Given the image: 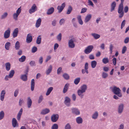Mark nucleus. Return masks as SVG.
<instances>
[{
	"label": "nucleus",
	"instance_id": "f257e3e1",
	"mask_svg": "<svg viewBox=\"0 0 129 129\" xmlns=\"http://www.w3.org/2000/svg\"><path fill=\"white\" fill-rule=\"evenodd\" d=\"M87 89L86 84H83L81 85L79 89L77 91V93L79 96L82 98L84 96V93H85Z\"/></svg>",
	"mask_w": 129,
	"mask_h": 129
},
{
	"label": "nucleus",
	"instance_id": "f03ea898",
	"mask_svg": "<svg viewBox=\"0 0 129 129\" xmlns=\"http://www.w3.org/2000/svg\"><path fill=\"white\" fill-rule=\"evenodd\" d=\"M112 91L115 94L117 95L119 97L121 98L122 94L121 92V90L120 89L116 86L111 88Z\"/></svg>",
	"mask_w": 129,
	"mask_h": 129
},
{
	"label": "nucleus",
	"instance_id": "7ed1b4c3",
	"mask_svg": "<svg viewBox=\"0 0 129 129\" xmlns=\"http://www.w3.org/2000/svg\"><path fill=\"white\" fill-rule=\"evenodd\" d=\"M21 7H20L16 10V12L14 13L13 14V17L14 19L15 20H18V18L21 11Z\"/></svg>",
	"mask_w": 129,
	"mask_h": 129
},
{
	"label": "nucleus",
	"instance_id": "20e7f679",
	"mask_svg": "<svg viewBox=\"0 0 129 129\" xmlns=\"http://www.w3.org/2000/svg\"><path fill=\"white\" fill-rule=\"evenodd\" d=\"M123 9V4H120L119 6L118 10V13L119 14V17L120 18H122L124 15Z\"/></svg>",
	"mask_w": 129,
	"mask_h": 129
},
{
	"label": "nucleus",
	"instance_id": "39448f33",
	"mask_svg": "<svg viewBox=\"0 0 129 129\" xmlns=\"http://www.w3.org/2000/svg\"><path fill=\"white\" fill-rule=\"evenodd\" d=\"M38 7L35 4H34L31 6V7L29 10V13L31 14L37 11Z\"/></svg>",
	"mask_w": 129,
	"mask_h": 129
},
{
	"label": "nucleus",
	"instance_id": "423d86ee",
	"mask_svg": "<svg viewBox=\"0 0 129 129\" xmlns=\"http://www.w3.org/2000/svg\"><path fill=\"white\" fill-rule=\"evenodd\" d=\"M15 73L14 70H12L9 72L8 75H6L5 77V79L6 81H8L9 78H12L13 76Z\"/></svg>",
	"mask_w": 129,
	"mask_h": 129
},
{
	"label": "nucleus",
	"instance_id": "0eeeda50",
	"mask_svg": "<svg viewBox=\"0 0 129 129\" xmlns=\"http://www.w3.org/2000/svg\"><path fill=\"white\" fill-rule=\"evenodd\" d=\"M71 100L69 97L66 96L65 98L64 103L66 106L70 107L71 105Z\"/></svg>",
	"mask_w": 129,
	"mask_h": 129
},
{
	"label": "nucleus",
	"instance_id": "6e6552de",
	"mask_svg": "<svg viewBox=\"0 0 129 129\" xmlns=\"http://www.w3.org/2000/svg\"><path fill=\"white\" fill-rule=\"evenodd\" d=\"M11 32V30L9 28H8L6 30L4 35V37L5 39H7L9 38L10 36Z\"/></svg>",
	"mask_w": 129,
	"mask_h": 129
},
{
	"label": "nucleus",
	"instance_id": "1a4fd4ad",
	"mask_svg": "<svg viewBox=\"0 0 129 129\" xmlns=\"http://www.w3.org/2000/svg\"><path fill=\"white\" fill-rule=\"evenodd\" d=\"M93 48L92 45H90L87 47L84 51V52L86 54L90 53Z\"/></svg>",
	"mask_w": 129,
	"mask_h": 129
},
{
	"label": "nucleus",
	"instance_id": "9d476101",
	"mask_svg": "<svg viewBox=\"0 0 129 129\" xmlns=\"http://www.w3.org/2000/svg\"><path fill=\"white\" fill-rule=\"evenodd\" d=\"M74 39H70L68 42V46L70 48H73L75 47V44L74 43Z\"/></svg>",
	"mask_w": 129,
	"mask_h": 129
},
{
	"label": "nucleus",
	"instance_id": "9b49d317",
	"mask_svg": "<svg viewBox=\"0 0 129 129\" xmlns=\"http://www.w3.org/2000/svg\"><path fill=\"white\" fill-rule=\"evenodd\" d=\"M124 107V104L122 103L119 105L118 109V112L119 113L121 114L122 113L123 111Z\"/></svg>",
	"mask_w": 129,
	"mask_h": 129
},
{
	"label": "nucleus",
	"instance_id": "f8f14e48",
	"mask_svg": "<svg viewBox=\"0 0 129 129\" xmlns=\"http://www.w3.org/2000/svg\"><path fill=\"white\" fill-rule=\"evenodd\" d=\"M59 115L57 114H54L53 115L51 116V120L53 122H56L59 118Z\"/></svg>",
	"mask_w": 129,
	"mask_h": 129
},
{
	"label": "nucleus",
	"instance_id": "ddd939ff",
	"mask_svg": "<svg viewBox=\"0 0 129 129\" xmlns=\"http://www.w3.org/2000/svg\"><path fill=\"white\" fill-rule=\"evenodd\" d=\"M6 93V91L5 90H2L1 91L0 96V99L1 101H4Z\"/></svg>",
	"mask_w": 129,
	"mask_h": 129
},
{
	"label": "nucleus",
	"instance_id": "4468645a",
	"mask_svg": "<svg viewBox=\"0 0 129 129\" xmlns=\"http://www.w3.org/2000/svg\"><path fill=\"white\" fill-rule=\"evenodd\" d=\"M66 6V4L64 3L62 4L61 6H58L57 7L58 12L59 13L61 12Z\"/></svg>",
	"mask_w": 129,
	"mask_h": 129
},
{
	"label": "nucleus",
	"instance_id": "2eb2a0df",
	"mask_svg": "<svg viewBox=\"0 0 129 129\" xmlns=\"http://www.w3.org/2000/svg\"><path fill=\"white\" fill-rule=\"evenodd\" d=\"M99 116L98 112L97 111H95L92 114L91 116V118L93 120H96L98 118Z\"/></svg>",
	"mask_w": 129,
	"mask_h": 129
},
{
	"label": "nucleus",
	"instance_id": "dca6fc26",
	"mask_svg": "<svg viewBox=\"0 0 129 129\" xmlns=\"http://www.w3.org/2000/svg\"><path fill=\"white\" fill-rule=\"evenodd\" d=\"M72 111L73 113L77 115H79L80 114L79 110L76 108H72Z\"/></svg>",
	"mask_w": 129,
	"mask_h": 129
},
{
	"label": "nucleus",
	"instance_id": "f3484780",
	"mask_svg": "<svg viewBox=\"0 0 129 129\" xmlns=\"http://www.w3.org/2000/svg\"><path fill=\"white\" fill-rule=\"evenodd\" d=\"M32 39L33 38L31 34L30 33L27 34L26 39V42L28 43H30L31 42Z\"/></svg>",
	"mask_w": 129,
	"mask_h": 129
},
{
	"label": "nucleus",
	"instance_id": "a211bd4d",
	"mask_svg": "<svg viewBox=\"0 0 129 129\" xmlns=\"http://www.w3.org/2000/svg\"><path fill=\"white\" fill-rule=\"evenodd\" d=\"M42 19L41 18H39L36 21V23L35 26L36 28L39 27L41 24Z\"/></svg>",
	"mask_w": 129,
	"mask_h": 129
},
{
	"label": "nucleus",
	"instance_id": "6ab92c4d",
	"mask_svg": "<svg viewBox=\"0 0 129 129\" xmlns=\"http://www.w3.org/2000/svg\"><path fill=\"white\" fill-rule=\"evenodd\" d=\"M18 31V29L17 28L14 30L12 33V36L13 38H14L17 36Z\"/></svg>",
	"mask_w": 129,
	"mask_h": 129
},
{
	"label": "nucleus",
	"instance_id": "aec40b11",
	"mask_svg": "<svg viewBox=\"0 0 129 129\" xmlns=\"http://www.w3.org/2000/svg\"><path fill=\"white\" fill-rule=\"evenodd\" d=\"M12 125L14 127H17L18 126L17 120L15 118H13L12 121Z\"/></svg>",
	"mask_w": 129,
	"mask_h": 129
},
{
	"label": "nucleus",
	"instance_id": "412c9836",
	"mask_svg": "<svg viewBox=\"0 0 129 129\" xmlns=\"http://www.w3.org/2000/svg\"><path fill=\"white\" fill-rule=\"evenodd\" d=\"M92 15L91 14H88L86 16L84 22L85 23L88 22L90 20L91 18Z\"/></svg>",
	"mask_w": 129,
	"mask_h": 129
},
{
	"label": "nucleus",
	"instance_id": "4be33fe9",
	"mask_svg": "<svg viewBox=\"0 0 129 129\" xmlns=\"http://www.w3.org/2000/svg\"><path fill=\"white\" fill-rule=\"evenodd\" d=\"M23 109L21 108L19 112L17 115V119L18 120H20L21 115L23 112Z\"/></svg>",
	"mask_w": 129,
	"mask_h": 129
},
{
	"label": "nucleus",
	"instance_id": "5701e85b",
	"mask_svg": "<svg viewBox=\"0 0 129 129\" xmlns=\"http://www.w3.org/2000/svg\"><path fill=\"white\" fill-rule=\"evenodd\" d=\"M52 69V67L51 65L49 66L48 68L46 71V73L47 75H49L51 72Z\"/></svg>",
	"mask_w": 129,
	"mask_h": 129
},
{
	"label": "nucleus",
	"instance_id": "b1692460",
	"mask_svg": "<svg viewBox=\"0 0 129 129\" xmlns=\"http://www.w3.org/2000/svg\"><path fill=\"white\" fill-rule=\"evenodd\" d=\"M76 121L78 124H81L83 123V120L80 117H78L76 118Z\"/></svg>",
	"mask_w": 129,
	"mask_h": 129
},
{
	"label": "nucleus",
	"instance_id": "393cba45",
	"mask_svg": "<svg viewBox=\"0 0 129 129\" xmlns=\"http://www.w3.org/2000/svg\"><path fill=\"white\" fill-rule=\"evenodd\" d=\"M54 11V9L53 7H52L48 9L47 12V15H49L53 13Z\"/></svg>",
	"mask_w": 129,
	"mask_h": 129
},
{
	"label": "nucleus",
	"instance_id": "a878e982",
	"mask_svg": "<svg viewBox=\"0 0 129 129\" xmlns=\"http://www.w3.org/2000/svg\"><path fill=\"white\" fill-rule=\"evenodd\" d=\"M11 46V43L10 42H7L5 44V48L7 50H9Z\"/></svg>",
	"mask_w": 129,
	"mask_h": 129
},
{
	"label": "nucleus",
	"instance_id": "bb28decb",
	"mask_svg": "<svg viewBox=\"0 0 129 129\" xmlns=\"http://www.w3.org/2000/svg\"><path fill=\"white\" fill-rule=\"evenodd\" d=\"M50 112V110L48 109H45L43 110L41 112L42 114L44 115L49 113Z\"/></svg>",
	"mask_w": 129,
	"mask_h": 129
},
{
	"label": "nucleus",
	"instance_id": "cd10ccee",
	"mask_svg": "<svg viewBox=\"0 0 129 129\" xmlns=\"http://www.w3.org/2000/svg\"><path fill=\"white\" fill-rule=\"evenodd\" d=\"M79 23L81 25H82L83 22L81 18V16L80 15L78 16L77 17Z\"/></svg>",
	"mask_w": 129,
	"mask_h": 129
},
{
	"label": "nucleus",
	"instance_id": "c85d7f7f",
	"mask_svg": "<svg viewBox=\"0 0 129 129\" xmlns=\"http://www.w3.org/2000/svg\"><path fill=\"white\" fill-rule=\"evenodd\" d=\"M5 65L6 70L7 71H9L11 68L10 63L9 62H8L5 63Z\"/></svg>",
	"mask_w": 129,
	"mask_h": 129
},
{
	"label": "nucleus",
	"instance_id": "c756f323",
	"mask_svg": "<svg viewBox=\"0 0 129 129\" xmlns=\"http://www.w3.org/2000/svg\"><path fill=\"white\" fill-rule=\"evenodd\" d=\"M32 101L30 97H28L27 99V105L28 108H30L32 104Z\"/></svg>",
	"mask_w": 129,
	"mask_h": 129
},
{
	"label": "nucleus",
	"instance_id": "7c9ffc66",
	"mask_svg": "<svg viewBox=\"0 0 129 129\" xmlns=\"http://www.w3.org/2000/svg\"><path fill=\"white\" fill-rule=\"evenodd\" d=\"M35 85V80H34L33 79L31 80V90L32 91H33L34 90Z\"/></svg>",
	"mask_w": 129,
	"mask_h": 129
},
{
	"label": "nucleus",
	"instance_id": "2f4dec72",
	"mask_svg": "<svg viewBox=\"0 0 129 129\" xmlns=\"http://www.w3.org/2000/svg\"><path fill=\"white\" fill-rule=\"evenodd\" d=\"M53 87H49L48 89L46 92V95L47 96L49 95L51 91L53 89Z\"/></svg>",
	"mask_w": 129,
	"mask_h": 129
},
{
	"label": "nucleus",
	"instance_id": "473e14b6",
	"mask_svg": "<svg viewBox=\"0 0 129 129\" xmlns=\"http://www.w3.org/2000/svg\"><path fill=\"white\" fill-rule=\"evenodd\" d=\"M116 6V3L115 2H113L112 4L111 5V12H112L113 11L115 8Z\"/></svg>",
	"mask_w": 129,
	"mask_h": 129
},
{
	"label": "nucleus",
	"instance_id": "72a5a7b5",
	"mask_svg": "<svg viewBox=\"0 0 129 129\" xmlns=\"http://www.w3.org/2000/svg\"><path fill=\"white\" fill-rule=\"evenodd\" d=\"M20 47L19 42L18 41H17L16 42L15 45V48L16 50H19Z\"/></svg>",
	"mask_w": 129,
	"mask_h": 129
},
{
	"label": "nucleus",
	"instance_id": "f704fd0d",
	"mask_svg": "<svg viewBox=\"0 0 129 129\" xmlns=\"http://www.w3.org/2000/svg\"><path fill=\"white\" fill-rule=\"evenodd\" d=\"M8 15V13L7 12H4L1 15V18L2 19H4L7 17Z\"/></svg>",
	"mask_w": 129,
	"mask_h": 129
},
{
	"label": "nucleus",
	"instance_id": "c9c22d12",
	"mask_svg": "<svg viewBox=\"0 0 129 129\" xmlns=\"http://www.w3.org/2000/svg\"><path fill=\"white\" fill-rule=\"evenodd\" d=\"M69 86V84L68 83H67L65 85L63 90L64 93H65L67 91Z\"/></svg>",
	"mask_w": 129,
	"mask_h": 129
},
{
	"label": "nucleus",
	"instance_id": "e433bc0d",
	"mask_svg": "<svg viewBox=\"0 0 129 129\" xmlns=\"http://www.w3.org/2000/svg\"><path fill=\"white\" fill-rule=\"evenodd\" d=\"M97 64V62L95 60H93L91 62V65L92 68H95Z\"/></svg>",
	"mask_w": 129,
	"mask_h": 129
},
{
	"label": "nucleus",
	"instance_id": "4c0bfd02",
	"mask_svg": "<svg viewBox=\"0 0 129 129\" xmlns=\"http://www.w3.org/2000/svg\"><path fill=\"white\" fill-rule=\"evenodd\" d=\"M92 35L95 39H97L99 38L100 37V35L95 33L92 34Z\"/></svg>",
	"mask_w": 129,
	"mask_h": 129
},
{
	"label": "nucleus",
	"instance_id": "58836bf2",
	"mask_svg": "<svg viewBox=\"0 0 129 129\" xmlns=\"http://www.w3.org/2000/svg\"><path fill=\"white\" fill-rule=\"evenodd\" d=\"M5 113L2 110L0 112V120L3 119L4 117Z\"/></svg>",
	"mask_w": 129,
	"mask_h": 129
},
{
	"label": "nucleus",
	"instance_id": "ea45409f",
	"mask_svg": "<svg viewBox=\"0 0 129 129\" xmlns=\"http://www.w3.org/2000/svg\"><path fill=\"white\" fill-rule=\"evenodd\" d=\"M88 62H86L85 64L84 69L85 70L87 74L88 73Z\"/></svg>",
	"mask_w": 129,
	"mask_h": 129
},
{
	"label": "nucleus",
	"instance_id": "a19ab883",
	"mask_svg": "<svg viewBox=\"0 0 129 129\" xmlns=\"http://www.w3.org/2000/svg\"><path fill=\"white\" fill-rule=\"evenodd\" d=\"M102 78L106 79L108 77V75L107 73L103 72L102 73Z\"/></svg>",
	"mask_w": 129,
	"mask_h": 129
},
{
	"label": "nucleus",
	"instance_id": "79ce46f5",
	"mask_svg": "<svg viewBox=\"0 0 129 129\" xmlns=\"http://www.w3.org/2000/svg\"><path fill=\"white\" fill-rule=\"evenodd\" d=\"M41 41V36H38L37 39L36 43L37 44H40Z\"/></svg>",
	"mask_w": 129,
	"mask_h": 129
},
{
	"label": "nucleus",
	"instance_id": "37998d69",
	"mask_svg": "<svg viewBox=\"0 0 129 129\" xmlns=\"http://www.w3.org/2000/svg\"><path fill=\"white\" fill-rule=\"evenodd\" d=\"M21 78V79L24 81H26L27 80V77L25 75H22Z\"/></svg>",
	"mask_w": 129,
	"mask_h": 129
},
{
	"label": "nucleus",
	"instance_id": "c03bdc74",
	"mask_svg": "<svg viewBox=\"0 0 129 129\" xmlns=\"http://www.w3.org/2000/svg\"><path fill=\"white\" fill-rule=\"evenodd\" d=\"M26 59V57L25 56H22L19 59V60L20 62H23Z\"/></svg>",
	"mask_w": 129,
	"mask_h": 129
},
{
	"label": "nucleus",
	"instance_id": "a18cd8bd",
	"mask_svg": "<svg viewBox=\"0 0 129 129\" xmlns=\"http://www.w3.org/2000/svg\"><path fill=\"white\" fill-rule=\"evenodd\" d=\"M72 10V7L71 6H69L67 10V14H70Z\"/></svg>",
	"mask_w": 129,
	"mask_h": 129
},
{
	"label": "nucleus",
	"instance_id": "49530a36",
	"mask_svg": "<svg viewBox=\"0 0 129 129\" xmlns=\"http://www.w3.org/2000/svg\"><path fill=\"white\" fill-rule=\"evenodd\" d=\"M103 62L105 64H106L109 62V60L108 58L106 57L103 58L102 60Z\"/></svg>",
	"mask_w": 129,
	"mask_h": 129
},
{
	"label": "nucleus",
	"instance_id": "de8ad7c7",
	"mask_svg": "<svg viewBox=\"0 0 129 129\" xmlns=\"http://www.w3.org/2000/svg\"><path fill=\"white\" fill-rule=\"evenodd\" d=\"M62 34L61 33H59L56 37L58 41L60 42L61 39Z\"/></svg>",
	"mask_w": 129,
	"mask_h": 129
},
{
	"label": "nucleus",
	"instance_id": "09e8293b",
	"mask_svg": "<svg viewBox=\"0 0 129 129\" xmlns=\"http://www.w3.org/2000/svg\"><path fill=\"white\" fill-rule=\"evenodd\" d=\"M71 127L70 124L69 123H67L65 125L64 129H71Z\"/></svg>",
	"mask_w": 129,
	"mask_h": 129
},
{
	"label": "nucleus",
	"instance_id": "8fccbe9b",
	"mask_svg": "<svg viewBox=\"0 0 129 129\" xmlns=\"http://www.w3.org/2000/svg\"><path fill=\"white\" fill-rule=\"evenodd\" d=\"M58 125L56 123L54 124L51 127V129H58Z\"/></svg>",
	"mask_w": 129,
	"mask_h": 129
},
{
	"label": "nucleus",
	"instance_id": "3c124183",
	"mask_svg": "<svg viewBox=\"0 0 129 129\" xmlns=\"http://www.w3.org/2000/svg\"><path fill=\"white\" fill-rule=\"evenodd\" d=\"M80 78H78L76 79L74 81V83L76 85H77L80 82Z\"/></svg>",
	"mask_w": 129,
	"mask_h": 129
},
{
	"label": "nucleus",
	"instance_id": "603ef678",
	"mask_svg": "<svg viewBox=\"0 0 129 129\" xmlns=\"http://www.w3.org/2000/svg\"><path fill=\"white\" fill-rule=\"evenodd\" d=\"M63 76L64 79H68L69 78V76L66 73L64 74L63 75Z\"/></svg>",
	"mask_w": 129,
	"mask_h": 129
},
{
	"label": "nucleus",
	"instance_id": "864d4df0",
	"mask_svg": "<svg viewBox=\"0 0 129 129\" xmlns=\"http://www.w3.org/2000/svg\"><path fill=\"white\" fill-rule=\"evenodd\" d=\"M125 24V20H123L121 24V28L122 29L123 27L124 26Z\"/></svg>",
	"mask_w": 129,
	"mask_h": 129
},
{
	"label": "nucleus",
	"instance_id": "5fc2aeb1",
	"mask_svg": "<svg viewBox=\"0 0 129 129\" xmlns=\"http://www.w3.org/2000/svg\"><path fill=\"white\" fill-rule=\"evenodd\" d=\"M127 49V48L126 46H124L122 48V54H124L126 52Z\"/></svg>",
	"mask_w": 129,
	"mask_h": 129
},
{
	"label": "nucleus",
	"instance_id": "6e6d98bb",
	"mask_svg": "<svg viewBox=\"0 0 129 129\" xmlns=\"http://www.w3.org/2000/svg\"><path fill=\"white\" fill-rule=\"evenodd\" d=\"M113 48V46L112 44L110 45V46L109 49L110 51V54H111L112 53V50Z\"/></svg>",
	"mask_w": 129,
	"mask_h": 129
},
{
	"label": "nucleus",
	"instance_id": "4d7b16f0",
	"mask_svg": "<svg viewBox=\"0 0 129 129\" xmlns=\"http://www.w3.org/2000/svg\"><path fill=\"white\" fill-rule=\"evenodd\" d=\"M19 90L18 89H16L14 91V95L15 97H16L19 93Z\"/></svg>",
	"mask_w": 129,
	"mask_h": 129
},
{
	"label": "nucleus",
	"instance_id": "13d9d810",
	"mask_svg": "<svg viewBox=\"0 0 129 129\" xmlns=\"http://www.w3.org/2000/svg\"><path fill=\"white\" fill-rule=\"evenodd\" d=\"M87 10V9L86 8H84L82 9L80 13H84L86 12Z\"/></svg>",
	"mask_w": 129,
	"mask_h": 129
},
{
	"label": "nucleus",
	"instance_id": "bf43d9fd",
	"mask_svg": "<svg viewBox=\"0 0 129 129\" xmlns=\"http://www.w3.org/2000/svg\"><path fill=\"white\" fill-rule=\"evenodd\" d=\"M37 50V48L35 47H34L32 49V52L33 53H35L36 52Z\"/></svg>",
	"mask_w": 129,
	"mask_h": 129
},
{
	"label": "nucleus",
	"instance_id": "052dcab7",
	"mask_svg": "<svg viewBox=\"0 0 129 129\" xmlns=\"http://www.w3.org/2000/svg\"><path fill=\"white\" fill-rule=\"evenodd\" d=\"M65 20L63 19H61L59 22V23L60 25H61L64 23Z\"/></svg>",
	"mask_w": 129,
	"mask_h": 129
},
{
	"label": "nucleus",
	"instance_id": "680f3d73",
	"mask_svg": "<svg viewBox=\"0 0 129 129\" xmlns=\"http://www.w3.org/2000/svg\"><path fill=\"white\" fill-rule=\"evenodd\" d=\"M43 99V96L42 95L40 96L38 100V103H40L41 102Z\"/></svg>",
	"mask_w": 129,
	"mask_h": 129
},
{
	"label": "nucleus",
	"instance_id": "e2e57ef3",
	"mask_svg": "<svg viewBox=\"0 0 129 129\" xmlns=\"http://www.w3.org/2000/svg\"><path fill=\"white\" fill-rule=\"evenodd\" d=\"M88 3L89 5L91 6L92 7H93L94 4L91 0H88Z\"/></svg>",
	"mask_w": 129,
	"mask_h": 129
},
{
	"label": "nucleus",
	"instance_id": "0e129e2a",
	"mask_svg": "<svg viewBox=\"0 0 129 129\" xmlns=\"http://www.w3.org/2000/svg\"><path fill=\"white\" fill-rule=\"evenodd\" d=\"M118 129H124V124H121Z\"/></svg>",
	"mask_w": 129,
	"mask_h": 129
},
{
	"label": "nucleus",
	"instance_id": "69168bd1",
	"mask_svg": "<svg viewBox=\"0 0 129 129\" xmlns=\"http://www.w3.org/2000/svg\"><path fill=\"white\" fill-rule=\"evenodd\" d=\"M129 41V38L127 37L124 40V42L125 44L127 43Z\"/></svg>",
	"mask_w": 129,
	"mask_h": 129
},
{
	"label": "nucleus",
	"instance_id": "338daca9",
	"mask_svg": "<svg viewBox=\"0 0 129 129\" xmlns=\"http://www.w3.org/2000/svg\"><path fill=\"white\" fill-rule=\"evenodd\" d=\"M112 61H113V64L114 65H115L116 63V58L115 57L113 58L112 59Z\"/></svg>",
	"mask_w": 129,
	"mask_h": 129
},
{
	"label": "nucleus",
	"instance_id": "774afa93",
	"mask_svg": "<svg viewBox=\"0 0 129 129\" xmlns=\"http://www.w3.org/2000/svg\"><path fill=\"white\" fill-rule=\"evenodd\" d=\"M59 45L57 43H55L54 44V50H56L58 47Z\"/></svg>",
	"mask_w": 129,
	"mask_h": 129
}]
</instances>
